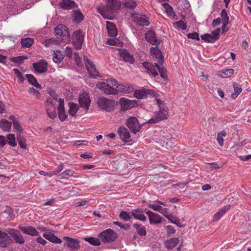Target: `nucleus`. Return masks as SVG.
Segmentation results:
<instances>
[{
	"label": "nucleus",
	"mask_w": 251,
	"mask_h": 251,
	"mask_svg": "<svg viewBox=\"0 0 251 251\" xmlns=\"http://www.w3.org/2000/svg\"><path fill=\"white\" fill-rule=\"evenodd\" d=\"M6 138L7 144L12 147H15L16 146V138L14 134H8Z\"/></svg>",
	"instance_id": "ea45409f"
},
{
	"label": "nucleus",
	"mask_w": 251,
	"mask_h": 251,
	"mask_svg": "<svg viewBox=\"0 0 251 251\" xmlns=\"http://www.w3.org/2000/svg\"><path fill=\"white\" fill-rule=\"evenodd\" d=\"M148 207L152 209L154 211H158L159 213L162 208V207L161 205H156L155 204H149L148 205Z\"/></svg>",
	"instance_id": "4d7b16f0"
},
{
	"label": "nucleus",
	"mask_w": 251,
	"mask_h": 251,
	"mask_svg": "<svg viewBox=\"0 0 251 251\" xmlns=\"http://www.w3.org/2000/svg\"><path fill=\"white\" fill-rule=\"evenodd\" d=\"M120 217L121 219L124 220L125 221H128L130 220L131 217L127 212L126 211H122L120 214Z\"/></svg>",
	"instance_id": "8fccbe9b"
},
{
	"label": "nucleus",
	"mask_w": 251,
	"mask_h": 251,
	"mask_svg": "<svg viewBox=\"0 0 251 251\" xmlns=\"http://www.w3.org/2000/svg\"><path fill=\"white\" fill-rule=\"evenodd\" d=\"M55 35L62 40H68L69 37V34L68 29L66 26L60 24L58 25L54 29Z\"/></svg>",
	"instance_id": "0eeeda50"
},
{
	"label": "nucleus",
	"mask_w": 251,
	"mask_h": 251,
	"mask_svg": "<svg viewBox=\"0 0 251 251\" xmlns=\"http://www.w3.org/2000/svg\"><path fill=\"white\" fill-rule=\"evenodd\" d=\"M11 242L12 240L7 233L0 230V247H7L11 243Z\"/></svg>",
	"instance_id": "aec40b11"
},
{
	"label": "nucleus",
	"mask_w": 251,
	"mask_h": 251,
	"mask_svg": "<svg viewBox=\"0 0 251 251\" xmlns=\"http://www.w3.org/2000/svg\"><path fill=\"white\" fill-rule=\"evenodd\" d=\"M145 211L149 217L150 223L151 225H155L161 223L162 218L158 214L153 213L150 210H147V209L145 210Z\"/></svg>",
	"instance_id": "2eb2a0df"
},
{
	"label": "nucleus",
	"mask_w": 251,
	"mask_h": 251,
	"mask_svg": "<svg viewBox=\"0 0 251 251\" xmlns=\"http://www.w3.org/2000/svg\"><path fill=\"white\" fill-rule=\"evenodd\" d=\"M132 216L136 219L141 221H146L147 218L143 214V210L141 208H137L131 211Z\"/></svg>",
	"instance_id": "393cba45"
},
{
	"label": "nucleus",
	"mask_w": 251,
	"mask_h": 251,
	"mask_svg": "<svg viewBox=\"0 0 251 251\" xmlns=\"http://www.w3.org/2000/svg\"><path fill=\"white\" fill-rule=\"evenodd\" d=\"M106 27L109 36L111 37H115L118 33L117 30L115 25L112 23L107 22Z\"/></svg>",
	"instance_id": "c756f323"
},
{
	"label": "nucleus",
	"mask_w": 251,
	"mask_h": 251,
	"mask_svg": "<svg viewBox=\"0 0 251 251\" xmlns=\"http://www.w3.org/2000/svg\"><path fill=\"white\" fill-rule=\"evenodd\" d=\"M48 63L44 60H40L38 62L33 63V67L35 72L38 73H43L47 70Z\"/></svg>",
	"instance_id": "f3484780"
},
{
	"label": "nucleus",
	"mask_w": 251,
	"mask_h": 251,
	"mask_svg": "<svg viewBox=\"0 0 251 251\" xmlns=\"http://www.w3.org/2000/svg\"><path fill=\"white\" fill-rule=\"evenodd\" d=\"M76 173L71 169H68L59 175V177L61 179L67 178L69 177L73 176L75 177V176Z\"/></svg>",
	"instance_id": "c9c22d12"
},
{
	"label": "nucleus",
	"mask_w": 251,
	"mask_h": 251,
	"mask_svg": "<svg viewBox=\"0 0 251 251\" xmlns=\"http://www.w3.org/2000/svg\"><path fill=\"white\" fill-rule=\"evenodd\" d=\"M105 81L107 83V85L111 86V87L115 88L118 84V81L112 78H108Z\"/></svg>",
	"instance_id": "3c124183"
},
{
	"label": "nucleus",
	"mask_w": 251,
	"mask_h": 251,
	"mask_svg": "<svg viewBox=\"0 0 251 251\" xmlns=\"http://www.w3.org/2000/svg\"><path fill=\"white\" fill-rule=\"evenodd\" d=\"M27 59V57L25 56H19L17 57H14L12 59V61L17 64H21L24 59Z\"/></svg>",
	"instance_id": "5fc2aeb1"
},
{
	"label": "nucleus",
	"mask_w": 251,
	"mask_h": 251,
	"mask_svg": "<svg viewBox=\"0 0 251 251\" xmlns=\"http://www.w3.org/2000/svg\"><path fill=\"white\" fill-rule=\"evenodd\" d=\"M121 5L119 0H106V6L103 7L102 9L99 8V13L105 18H109L105 13L112 14L118 10Z\"/></svg>",
	"instance_id": "7ed1b4c3"
},
{
	"label": "nucleus",
	"mask_w": 251,
	"mask_h": 251,
	"mask_svg": "<svg viewBox=\"0 0 251 251\" xmlns=\"http://www.w3.org/2000/svg\"><path fill=\"white\" fill-rule=\"evenodd\" d=\"M84 240L94 246H99L100 245V240L97 238L87 237L85 238Z\"/></svg>",
	"instance_id": "c03bdc74"
},
{
	"label": "nucleus",
	"mask_w": 251,
	"mask_h": 251,
	"mask_svg": "<svg viewBox=\"0 0 251 251\" xmlns=\"http://www.w3.org/2000/svg\"><path fill=\"white\" fill-rule=\"evenodd\" d=\"M221 21L223 24L222 28L223 29L228 23L229 18L227 12L225 9H223L221 13Z\"/></svg>",
	"instance_id": "4c0bfd02"
},
{
	"label": "nucleus",
	"mask_w": 251,
	"mask_h": 251,
	"mask_svg": "<svg viewBox=\"0 0 251 251\" xmlns=\"http://www.w3.org/2000/svg\"><path fill=\"white\" fill-rule=\"evenodd\" d=\"M29 92L30 93H31L32 94H33L34 95H35L36 96V97L37 98H38L39 97V91L35 89L34 88H30L29 89Z\"/></svg>",
	"instance_id": "338daca9"
},
{
	"label": "nucleus",
	"mask_w": 251,
	"mask_h": 251,
	"mask_svg": "<svg viewBox=\"0 0 251 251\" xmlns=\"http://www.w3.org/2000/svg\"><path fill=\"white\" fill-rule=\"evenodd\" d=\"M68 105L69 107V114L72 116H75L79 109L78 105L73 102H69L68 103Z\"/></svg>",
	"instance_id": "473e14b6"
},
{
	"label": "nucleus",
	"mask_w": 251,
	"mask_h": 251,
	"mask_svg": "<svg viewBox=\"0 0 251 251\" xmlns=\"http://www.w3.org/2000/svg\"><path fill=\"white\" fill-rule=\"evenodd\" d=\"M233 88H234V92L233 93H232L231 95V96L233 99H235L241 92L242 89V88H241L240 85H239L238 83H234Z\"/></svg>",
	"instance_id": "79ce46f5"
},
{
	"label": "nucleus",
	"mask_w": 251,
	"mask_h": 251,
	"mask_svg": "<svg viewBox=\"0 0 251 251\" xmlns=\"http://www.w3.org/2000/svg\"><path fill=\"white\" fill-rule=\"evenodd\" d=\"M117 90L116 95H117L119 92L123 93H126V86L123 84H120L118 83L117 85L114 88Z\"/></svg>",
	"instance_id": "864d4df0"
},
{
	"label": "nucleus",
	"mask_w": 251,
	"mask_h": 251,
	"mask_svg": "<svg viewBox=\"0 0 251 251\" xmlns=\"http://www.w3.org/2000/svg\"><path fill=\"white\" fill-rule=\"evenodd\" d=\"M17 140L21 148L26 149V141L23 132H20L17 135Z\"/></svg>",
	"instance_id": "7c9ffc66"
},
{
	"label": "nucleus",
	"mask_w": 251,
	"mask_h": 251,
	"mask_svg": "<svg viewBox=\"0 0 251 251\" xmlns=\"http://www.w3.org/2000/svg\"><path fill=\"white\" fill-rule=\"evenodd\" d=\"M220 75L223 78H226L231 76L234 73V70L232 69H228L223 70L220 72Z\"/></svg>",
	"instance_id": "58836bf2"
},
{
	"label": "nucleus",
	"mask_w": 251,
	"mask_h": 251,
	"mask_svg": "<svg viewBox=\"0 0 251 251\" xmlns=\"http://www.w3.org/2000/svg\"><path fill=\"white\" fill-rule=\"evenodd\" d=\"M140 70L142 72L147 73L153 76H156L158 75V72L161 76L165 78L167 77L166 71L163 68H161L157 63H152L149 62H144L140 66Z\"/></svg>",
	"instance_id": "f257e3e1"
},
{
	"label": "nucleus",
	"mask_w": 251,
	"mask_h": 251,
	"mask_svg": "<svg viewBox=\"0 0 251 251\" xmlns=\"http://www.w3.org/2000/svg\"><path fill=\"white\" fill-rule=\"evenodd\" d=\"M63 240L66 241L65 245L71 250H77L79 249V242L77 240L68 236H64Z\"/></svg>",
	"instance_id": "dca6fc26"
},
{
	"label": "nucleus",
	"mask_w": 251,
	"mask_h": 251,
	"mask_svg": "<svg viewBox=\"0 0 251 251\" xmlns=\"http://www.w3.org/2000/svg\"><path fill=\"white\" fill-rule=\"evenodd\" d=\"M174 25L178 28L181 29L182 30H185L186 27V24L182 20H179L174 24Z\"/></svg>",
	"instance_id": "09e8293b"
},
{
	"label": "nucleus",
	"mask_w": 251,
	"mask_h": 251,
	"mask_svg": "<svg viewBox=\"0 0 251 251\" xmlns=\"http://www.w3.org/2000/svg\"><path fill=\"white\" fill-rule=\"evenodd\" d=\"M65 53L68 57H72V49L71 47L67 46L66 48Z\"/></svg>",
	"instance_id": "69168bd1"
},
{
	"label": "nucleus",
	"mask_w": 251,
	"mask_h": 251,
	"mask_svg": "<svg viewBox=\"0 0 251 251\" xmlns=\"http://www.w3.org/2000/svg\"><path fill=\"white\" fill-rule=\"evenodd\" d=\"M83 20V16L82 14L77 10L75 11L74 14V20L78 23H79Z\"/></svg>",
	"instance_id": "49530a36"
},
{
	"label": "nucleus",
	"mask_w": 251,
	"mask_h": 251,
	"mask_svg": "<svg viewBox=\"0 0 251 251\" xmlns=\"http://www.w3.org/2000/svg\"><path fill=\"white\" fill-rule=\"evenodd\" d=\"M163 6L168 15L171 16L173 14H174L172 7L169 4L165 3L163 4Z\"/></svg>",
	"instance_id": "6e6d98bb"
},
{
	"label": "nucleus",
	"mask_w": 251,
	"mask_h": 251,
	"mask_svg": "<svg viewBox=\"0 0 251 251\" xmlns=\"http://www.w3.org/2000/svg\"><path fill=\"white\" fill-rule=\"evenodd\" d=\"M221 22H222L221 19L220 18H218L216 19H214L213 21L212 25L213 26H216L220 25Z\"/></svg>",
	"instance_id": "774afa93"
},
{
	"label": "nucleus",
	"mask_w": 251,
	"mask_h": 251,
	"mask_svg": "<svg viewBox=\"0 0 251 251\" xmlns=\"http://www.w3.org/2000/svg\"><path fill=\"white\" fill-rule=\"evenodd\" d=\"M133 227L136 229L137 233L141 236H145L146 231L145 226L141 224H134Z\"/></svg>",
	"instance_id": "e433bc0d"
},
{
	"label": "nucleus",
	"mask_w": 251,
	"mask_h": 251,
	"mask_svg": "<svg viewBox=\"0 0 251 251\" xmlns=\"http://www.w3.org/2000/svg\"><path fill=\"white\" fill-rule=\"evenodd\" d=\"M64 55L60 50H57L54 51L53 56V60L56 63H60L64 59Z\"/></svg>",
	"instance_id": "f704fd0d"
},
{
	"label": "nucleus",
	"mask_w": 251,
	"mask_h": 251,
	"mask_svg": "<svg viewBox=\"0 0 251 251\" xmlns=\"http://www.w3.org/2000/svg\"><path fill=\"white\" fill-rule=\"evenodd\" d=\"M43 236L46 239L52 243L56 244H60L62 243V240L52 233H45L43 234Z\"/></svg>",
	"instance_id": "c85d7f7f"
},
{
	"label": "nucleus",
	"mask_w": 251,
	"mask_h": 251,
	"mask_svg": "<svg viewBox=\"0 0 251 251\" xmlns=\"http://www.w3.org/2000/svg\"><path fill=\"white\" fill-rule=\"evenodd\" d=\"M13 128L19 133L22 132L23 131V128L18 121L14 122Z\"/></svg>",
	"instance_id": "052dcab7"
},
{
	"label": "nucleus",
	"mask_w": 251,
	"mask_h": 251,
	"mask_svg": "<svg viewBox=\"0 0 251 251\" xmlns=\"http://www.w3.org/2000/svg\"><path fill=\"white\" fill-rule=\"evenodd\" d=\"M230 207V205L229 204L226 205L220 209L219 212L223 216L227 211L229 210Z\"/></svg>",
	"instance_id": "e2e57ef3"
},
{
	"label": "nucleus",
	"mask_w": 251,
	"mask_h": 251,
	"mask_svg": "<svg viewBox=\"0 0 251 251\" xmlns=\"http://www.w3.org/2000/svg\"><path fill=\"white\" fill-rule=\"evenodd\" d=\"M179 242L178 237H174L169 239L164 242V246L169 250L174 248Z\"/></svg>",
	"instance_id": "cd10ccee"
},
{
	"label": "nucleus",
	"mask_w": 251,
	"mask_h": 251,
	"mask_svg": "<svg viewBox=\"0 0 251 251\" xmlns=\"http://www.w3.org/2000/svg\"><path fill=\"white\" fill-rule=\"evenodd\" d=\"M166 230H167V233L168 236L174 234L176 232V230L174 228V227L171 225H168L165 227Z\"/></svg>",
	"instance_id": "13d9d810"
},
{
	"label": "nucleus",
	"mask_w": 251,
	"mask_h": 251,
	"mask_svg": "<svg viewBox=\"0 0 251 251\" xmlns=\"http://www.w3.org/2000/svg\"><path fill=\"white\" fill-rule=\"evenodd\" d=\"M59 104L58 105V114L59 120L61 122L64 121L67 118V115L65 113L64 105V100L60 98L58 100Z\"/></svg>",
	"instance_id": "6ab92c4d"
},
{
	"label": "nucleus",
	"mask_w": 251,
	"mask_h": 251,
	"mask_svg": "<svg viewBox=\"0 0 251 251\" xmlns=\"http://www.w3.org/2000/svg\"><path fill=\"white\" fill-rule=\"evenodd\" d=\"M97 104L101 109L106 111H111L113 109L115 102L112 100L102 97L98 99Z\"/></svg>",
	"instance_id": "39448f33"
},
{
	"label": "nucleus",
	"mask_w": 251,
	"mask_h": 251,
	"mask_svg": "<svg viewBox=\"0 0 251 251\" xmlns=\"http://www.w3.org/2000/svg\"><path fill=\"white\" fill-rule=\"evenodd\" d=\"M201 39L208 43H213L215 42L212 35L210 34H205L201 36Z\"/></svg>",
	"instance_id": "de8ad7c7"
},
{
	"label": "nucleus",
	"mask_w": 251,
	"mask_h": 251,
	"mask_svg": "<svg viewBox=\"0 0 251 251\" xmlns=\"http://www.w3.org/2000/svg\"><path fill=\"white\" fill-rule=\"evenodd\" d=\"M220 30V28H218L216 30L212 32L211 34L215 41H217L219 38Z\"/></svg>",
	"instance_id": "bf43d9fd"
},
{
	"label": "nucleus",
	"mask_w": 251,
	"mask_h": 251,
	"mask_svg": "<svg viewBox=\"0 0 251 251\" xmlns=\"http://www.w3.org/2000/svg\"><path fill=\"white\" fill-rule=\"evenodd\" d=\"M99 237L103 243H108L114 241L117 238V236L112 229L108 228L100 233Z\"/></svg>",
	"instance_id": "20e7f679"
},
{
	"label": "nucleus",
	"mask_w": 251,
	"mask_h": 251,
	"mask_svg": "<svg viewBox=\"0 0 251 251\" xmlns=\"http://www.w3.org/2000/svg\"><path fill=\"white\" fill-rule=\"evenodd\" d=\"M117 133L120 139L124 142H129L131 141L130 133L125 127H120L117 130Z\"/></svg>",
	"instance_id": "a211bd4d"
},
{
	"label": "nucleus",
	"mask_w": 251,
	"mask_h": 251,
	"mask_svg": "<svg viewBox=\"0 0 251 251\" xmlns=\"http://www.w3.org/2000/svg\"><path fill=\"white\" fill-rule=\"evenodd\" d=\"M61 8L64 9H71L76 5L75 2L71 0H62L59 3Z\"/></svg>",
	"instance_id": "bb28decb"
},
{
	"label": "nucleus",
	"mask_w": 251,
	"mask_h": 251,
	"mask_svg": "<svg viewBox=\"0 0 251 251\" xmlns=\"http://www.w3.org/2000/svg\"><path fill=\"white\" fill-rule=\"evenodd\" d=\"M134 23L142 26H148L150 23L149 18L145 15H141L137 13H133L131 16Z\"/></svg>",
	"instance_id": "9d476101"
},
{
	"label": "nucleus",
	"mask_w": 251,
	"mask_h": 251,
	"mask_svg": "<svg viewBox=\"0 0 251 251\" xmlns=\"http://www.w3.org/2000/svg\"><path fill=\"white\" fill-rule=\"evenodd\" d=\"M19 228L23 233L26 234H28L32 236H36L38 235V231L35 228L31 226H19Z\"/></svg>",
	"instance_id": "5701e85b"
},
{
	"label": "nucleus",
	"mask_w": 251,
	"mask_h": 251,
	"mask_svg": "<svg viewBox=\"0 0 251 251\" xmlns=\"http://www.w3.org/2000/svg\"><path fill=\"white\" fill-rule=\"evenodd\" d=\"M159 108V111L155 113L154 116L150 119L148 121L149 124H155L158 122L167 118L168 115V109L166 104L162 100L155 99H154Z\"/></svg>",
	"instance_id": "f03ea898"
},
{
	"label": "nucleus",
	"mask_w": 251,
	"mask_h": 251,
	"mask_svg": "<svg viewBox=\"0 0 251 251\" xmlns=\"http://www.w3.org/2000/svg\"><path fill=\"white\" fill-rule=\"evenodd\" d=\"M59 43V41L54 38H49L45 41V45L46 47H50L52 45H58Z\"/></svg>",
	"instance_id": "a18cd8bd"
},
{
	"label": "nucleus",
	"mask_w": 251,
	"mask_h": 251,
	"mask_svg": "<svg viewBox=\"0 0 251 251\" xmlns=\"http://www.w3.org/2000/svg\"><path fill=\"white\" fill-rule=\"evenodd\" d=\"M46 111L48 116L51 119H54L56 117V108L50 101L46 102Z\"/></svg>",
	"instance_id": "4be33fe9"
},
{
	"label": "nucleus",
	"mask_w": 251,
	"mask_h": 251,
	"mask_svg": "<svg viewBox=\"0 0 251 251\" xmlns=\"http://www.w3.org/2000/svg\"><path fill=\"white\" fill-rule=\"evenodd\" d=\"M12 124L10 122L5 119H2L0 121V127L5 131H9L11 128Z\"/></svg>",
	"instance_id": "72a5a7b5"
},
{
	"label": "nucleus",
	"mask_w": 251,
	"mask_h": 251,
	"mask_svg": "<svg viewBox=\"0 0 251 251\" xmlns=\"http://www.w3.org/2000/svg\"><path fill=\"white\" fill-rule=\"evenodd\" d=\"M124 5L126 8L133 9L137 6V3L134 0H126Z\"/></svg>",
	"instance_id": "37998d69"
},
{
	"label": "nucleus",
	"mask_w": 251,
	"mask_h": 251,
	"mask_svg": "<svg viewBox=\"0 0 251 251\" xmlns=\"http://www.w3.org/2000/svg\"><path fill=\"white\" fill-rule=\"evenodd\" d=\"M84 61L89 75L94 77L99 76V72L97 71L93 62L86 56H84Z\"/></svg>",
	"instance_id": "9b49d317"
},
{
	"label": "nucleus",
	"mask_w": 251,
	"mask_h": 251,
	"mask_svg": "<svg viewBox=\"0 0 251 251\" xmlns=\"http://www.w3.org/2000/svg\"><path fill=\"white\" fill-rule=\"evenodd\" d=\"M160 213L163 214L165 217H166L169 221H171V218L172 217V215L171 214H169V209L167 208H163L162 207Z\"/></svg>",
	"instance_id": "603ef678"
},
{
	"label": "nucleus",
	"mask_w": 251,
	"mask_h": 251,
	"mask_svg": "<svg viewBox=\"0 0 251 251\" xmlns=\"http://www.w3.org/2000/svg\"><path fill=\"white\" fill-rule=\"evenodd\" d=\"M107 83L105 81L100 82L97 84V87L101 89L103 92L108 95H116L117 90L114 87L107 85Z\"/></svg>",
	"instance_id": "4468645a"
},
{
	"label": "nucleus",
	"mask_w": 251,
	"mask_h": 251,
	"mask_svg": "<svg viewBox=\"0 0 251 251\" xmlns=\"http://www.w3.org/2000/svg\"><path fill=\"white\" fill-rule=\"evenodd\" d=\"M187 37L189 39H196L198 41L200 40L199 34L196 32L188 34Z\"/></svg>",
	"instance_id": "680f3d73"
},
{
	"label": "nucleus",
	"mask_w": 251,
	"mask_h": 251,
	"mask_svg": "<svg viewBox=\"0 0 251 251\" xmlns=\"http://www.w3.org/2000/svg\"><path fill=\"white\" fill-rule=\"evenodd\" d=\"M6 231L11 236L16 243L20 244H23L25 243V240L19 230L13 228H8L6 230Z\"/></svg>",
	"instance_id": "f8f14e48"
},
{
	"label": "nucleus",
	"mask_w": 251,
	"mask_h": 251,
	"mask_svg": "<svg viewBox=\"0 0 251 251\" xmlns=\"http://www.w3.org/2000/svg\"><path fill=\"white\" fill-rule=\"evenodd\" d=\"M151 91L146 89L137 90L135 91L134 95L135 98L138 99L146 98L148 95H151Z\"/></svg>",
	"instance_id": "b1692460"
},
{
	"label": "nucleus",
	"mask_w": 251,
	"mask_h": 251,
	"mask_svg": "<svg viewBox=\"0 0 251 251\" xmlns=\"http://www.w3.org/2000/svg\"><path fill=\"white\" fill-rule=\"evenodd\" d=\"M7 144L6 138L4 136L0 135V147H3Z\"/></svg>",
	"instance_id": "0e129e2a"
},
{
	"label": "nucleus",
	"mask_w": 251,
	"mask_h": 251,
	"mask_svg": "<svg viewBox=\"0 0 251 251\" xmlns=\"http://www.w3.org/2000/svg\"><path fill=\"white\" fill-rule=\"evenodd\" d=\"M126 125L130 130L134 134L139 132L142 126L138 119L135 117L128 118L126 121Z\"/></svg>",
	"instance_id": "423d86ee"
},
{
	"label": "nucleus",
	"mask_w": 251,
	"mask_h": 251,
	"mask_svg": "<svg viewBox=\"0 0 251 251\" xmlns=\"http://www.w3.org/2000/svg\"><path fill=\"white\" fill-rule=\"evenodd\" d=\"M25 77L27 78L28 81L33 86L38 89H41L42 87L40 84L38 83L36 78L31 74H26Z\"/></svg>",
	"instance_id": "2f4dec72"
},
{
	"label": "nucleus",
	"mask_w": 251,
	"mask_h": 251,
	"mask_svg": "<svg viewBox=\"0 0 251 251\" xmlns=\"http://www.w3.org/2000/svg\"><path fill=\"white\" fill-rule=\"evenodd\" d=\"M21 43L24 48H30L33 43V39L30 38L23 39Z\"/></svg>",
	"instance_id": "a19ab883"
},
{
	"label": "nucleus",
	"mask_w": 251,
	"mask_h": 251,
	"mask_svg": "<svg viewBox=\"0 0 251 251\" xmlns=\"http://www.w3.org/2000/svg\"><path fill=\"white\" fill-rule=\"evenodd\" d=\"M119 102L121 105V110L126 111L134 107L136 102L135 100H130L126 98H121L120 99Z\"/></svg>",
	"instance_id": "ddd939ff"
},
{
	"label": "nucleus",
	"mask_w": 251,
	"mask_h": 251,
	"mask_svg": "<svg viewBox=\"0 0 251 251\" xmlns=\"http://www.w3.org/2000/svg\"><path fill=\"white\" fill-rule=\"evenodd\" d=\"M119 53L121 58L125 61L128 62L131 64L134 62L133 57L127 50H120Z\"/></svg>",
	"instance_id": "a878e982"
},
{
	"label": "nucleus",
	"mask_w": 251,
	"mask_h": 251,
	"mask_svg": "<svg viewBox=\"0 0 251 251\" xmlns=\"http://www.w3.org/2000/svg\"><path fill=\"white\" fill-rule=\"evenodd\" d=\"M91 101L90 96L88 93L83 92L79 95L78 102L80 107L83 108L86 112H87L89 109Z\"/></svg>",
	"instance_id": "6e6552de"
},
{
	"label": "nucleus",
	"mask_w": 251,
	"mask_h": 251,
	"mask_svg": "<svg viewBox=\"0 0 251 251\" xmlns=\"http://www.w3.org/2000/svg\"><path fill=\"white\" fill-rule=\"evenodd\" d=\"M84 35L82 32L80 30L75 31L73 35V44L77 50L81 48L84 40Z\"/></svg>",
	"instance_id": "1a4fd4ad"
},
{
	"label": "nucleus",
	"mask_w": 251,
	"mask_h": 251,
	"mask_svg": "<svg viewBox=\"0 0 251 251\" xmlns=\"http://www.w3.org/2000/svg\"><path fill=\"white\" fill-rule=\"evenodd\" d=\"M145 38L146 40L154 45H158L160 41L156 39L155 32L152 30H149L145 34Z\"/></svg>",
	"instance_id": "412c9836"
}]
</instances>
